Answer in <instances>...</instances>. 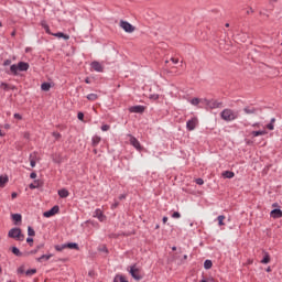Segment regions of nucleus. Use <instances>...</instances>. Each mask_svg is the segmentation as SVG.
<instances>
[{
	"label": "nucleus",
	"mask_w": 282,
	"mask_h": 282,
	"mask_svg": "<svg viewBox=\"0 0 282 282\" xmlns=\"http://www.w3.org/2000/svg\"><path fill=\"white\" fill-rule=\"evenodd\" d=\"M28 69H30V64H28L25 62H20V63H18V65L13 64L10 66V72L14 76H17L18 72H28Z\"/></svg>",
	"instance_id": "obj_1"
},
{
	"label": "nucleus",
	"mask_w": 282,
	"mask_h": 282,
	"mask_svg": "<svg viewBox=\"0 0 282 282\" xmlns=\"http://www.w3.org/2000/svg\"><path fill=\"white\" fill-rule=\"evenodd\" d=\"M8 237L10 239H15V241H23L25 239V235H23V231H21V228H12L8 232Z\"/></svg>",
	"instance_id": "obj_2"
},
{
	"label": "nucleus",
	"mask_w": 282,
	"mask_h": 282,
	"mask_svg": "<svg viewBox=\"0 0 282 282\" xmlns=\"http://www.w3.org/2000/svg\"><path fill=\"white\" fill-rule=\"evenodd\" d=\"M220 116L226 122H232V120H237L238 118L237 112L232 111L231 109L223 110Z\"/></svg>",
	"instance_id": "obj_3"
},
{
	"label": "nucleus",
	"mask_w": 282,
	"mask_h": 282,
	"mask_svg": "<svg viewBox=\"0 0 282 282\" xmlns=\"http://www.w3.org/2000/svg\"><path fill=\"white\" fill-rule=\"evenodd\" d=\"M119 25L122 30H124V32H127L128 34H131L133 32H135V26H133L131 23L124 21V20H121L119 22Z\"/></svg>",
	"instance_id": "obj_4"
},
{
	"label": "nucleus",
	"mask_w": 282,
	"mask_h": 282,
	"mask_svg": "<svg viewBox=\"0 0 282 282\" xmlns=\"http://www.w3.org/2000/svg\"><path fill=\"white\" fill-rule=\"evenodd\" d=\"M203 105H206L209 109H219L221 107V102L208 99H203Z\"/></svg>",
	"instance_id": "obj_5"
},
{
	"label": "nucleus",
	"mask_w": 282,
	"mask_h": 282,
	"mask_svg": "<svg viewBox=\"0 0 282 282\" xmlns=\"http://www.w3.org/2000/svg\"><path fill=\"white\" fill-rule=\"evenodd\" d=\"M129 273L131 274L132 279H134L135 281H142V275L140 274V269H138L135 267V264L130 267Z\"/></svg>",
	"instance_id": "obj_6"
},
{
	"label": "nucleus",
	"mask_w": 282,
	"mask_h": 282,
	"mask_svg": "<svg viewBox=\"0 0 282 282\" xmlns=\"http://www.w3.org/2000/svg\"><path fill=\"white\" fill-rule=\"evenodd\" d=\"M197 124H199V120L197 119V117H194L187 121L186 129L188 131H195V129L197 128Z\"/></svg>",
	"instance_id": "obj_7"
},
{
	"label": "nucleus",
	"mask_w": 282,
	"mask_h": 282,
	"mask_svg": "<svg viewBox=\"0 0 282 282\" xmlns=\"http://www.w3.org/2000/svg\"><path fill=\"white\" fill-rule=\"evenodd\" d=\"M58 210H61V208L58 207V205H55L53 208H51L50 210L45 212L43 214L44 217H54V215H57Z\"/></svg>",
	"instance_id": "obj_8"
},
{
	"label": "nucleus",
	"mask_w": 282,
	"mask_h": 282,
	"mask_svg": "<svg viewBox=\"0 0 282 282\" xmlns=\"http://www.w3.org/2000/svg\"><path fill=\"white\" fill-rule=\"evenodd\" d=\"M90 67H91L95 72H99V73L105 72V67H102V64L99 63L98 61L91 62Z\"/></svg>",
	"instance_id": "obj_9"
},
{
	"label": "nucleus",
	"mask_w": 282,
	"mask_h": 282,
	"mask_svg": "<svg viewBox=\"0 0 282 282\" xmlns=\"http://www.w3.org/2000/svg\"><path fill=\"white\" fill-rule=\"evenodd\" d=\"M130 138V144H132V147H134V149H137V151H142V145H140V141H138V139H135V137L129 134Z\"/></svg>",
	"instance_id": "obj_10"
},
{
	"label": "nucleus",
	"mask_w": 282,
	"mask_h": 282,
	"mask_svg": "<svg viewBox=\"0 0 282 282\" xmlns=\"http://www.w3.org/2000/svg\"><path fill=\"white\" fill-rule=\"evenodd\" d=\"M130 113H144V106H132L129 108Z\"/></svg>",
	"instance_id": "obj_11"
},
{
	"label": "nucleus",
	"mask_w": 282,
	"mask_h": 282,
	"mask_svg": "<svg viewBox=\"0 0 282 282\" xmlns=\"http://www.w3.org/2000/svg\"><path fill=\"white\" fill-rule=\"evenodd\" d=\"M94 217L99 219V221H105V219H107V217L105 216V214H102V210L100 209L95 210Z\"/></svg>",
	"instance_id": "obj_12"
},
{
	"label": "nucleus",
	"mask_w": 282,
	"mask_h": 282,
	"mask_svg": "<svg viewBox=\"0 0 282 282\" xmlns=\"http://www.w3.org/2000/svg\"><path fill=\"white\" fill-rule=\"evenodd\" d=\"M243 112L247 113L248 116H252L257 113V108L247 106L243 108Z\"/></svg>",
	"instance_id": "obj_13"
},
{
	"label": "nucleus",
	"mask_w": 282,
	"mask_h": 282,
	"mask_svg": "<svg viewBox=\"0 0 282 282\" xmlns=\"http://www.w3.org/2000/svg\"><path fill=\"white\" fill-rule=\"evenodd\" d=\"M271 217H273V219H281L282 210L281 209L271 210Z\"/></svg>",
	"instance_id": "obj_14"
},
{
	"label": "nucleus",
	"mask_w": 282,
	"mask_h": 282,
	"mask_svg": "<svg viewBox=\"0 0 282 282\" xmlns=\"http://www.w3.org/2000/svg\"><path fill=\"white\" fill-rule=\"evenodd\" d=\"M11 217L15 226H19V224H21V219H22L21 214H12Z\"/></svg>",
	"instance_id": "obj_15"
},
{
	"label": "nucleus",
	"mask_w": 282,
	"mask_h": 282,
	"mask_svg": "<svg viewBox=\"0 0 282 282\" xmlns=\"http://www.w3.org/2000/svg\"><path fill=\"white\" fill-rule=\"evenodd\" d=\"M223 177L225 178V180H232V177H235V172H230V171H225V172H223Z\"/></svg>",
	"instance_id": "obj_16"
},
{
	"label": "nucleus",
	"mask_w": 282,
	"mask_h": 282,
	"mask_svg": "<svg viewBox=\"0 0 282 282\" xmlns=\"http://www.w3.org/2000/svg\"><path fill=\"white\" fill-rule=\"evenodd\" d=\"M43 186V183H41V181H34V183H31L29 185V188H31L32 191H34V188H41Z\"/></svg>",
	"instance_id": "obj_17"
},
{
	"label": "nucleus",
	"mask_w": 282,
	"mask_h": 282,
	"mask_svg": "<svg viewBox=\"0 0 282 282\" xmlns=\"http://www.w3.org/2000/svg\"><path fill=\"white\" fill-rule=\"evenodd\" d=\"M251 135H252L253 138H257V137H259V135H268V131H265V130L252 131V132H251Z\"/></svg>",
	"instance_id": "obj_18"
},
{
	"label": "nucleus",
	"mask_w": 282,
	"mask_h": 282,
	"mask_svg": "<svg viewBox=\"0 0 282 282\" xmlns=\"http://www.w3.org/2000/svg\"><path fill=\"white\" fill-rule=\"evenodd\" d=\"M53 36H56L57 39H64V41H69V35L63 33V32H58L53 34Z\"/></svg>",
	"instance_id": "obj_19"
},
{
	"label": "nucleus",
	"mask_w": 282,
	"mask_h": 282,
	"mask_svg": "<svg viewBox=\"0 0 282 282\" xmlns=\"http://www.w3.org/2000/svg\"><path fill=\"white\" fill-rule=\"evenodd\" d=\"M8 182H9L8 175H6V176L1 175L0 176V188H3V186H6V184H8Z\"/></svg>",
	"instance_id": "obj_20"
},
{
	"label": "nucleus",
	"mask_w": 282,
	"mask_h": 282,
	"mask_svg": "<svg viewBox=\"0 0 282 282\" xmlns=\"http://www.w3.org/2000/svg\"><path fill=\"white\" fill-rule=\"evenodd\" d=\"M58 195L62 198L69 197V192L65 188L58 191Z\"/></svg>",
	"instance_id": "obj_21"
},
{
	"label": "nucleus",
	"mask_w": 282,
	"mask_h": 282,
	"mask_svg": "<svg viewBox=\"0 0 282 282\" xmlns=\"http://www.w3.org/2000/svg\"><path fill=\"white\" fill-rule=\"evenodd\" d=\"M41 89H42V91H50V89H52V84H50V83H43V84L41 85Z\"/></svg>",
	"instance_id": "obj_22"
},
{
	"label": "nucleus",
	"mask_w": 282,
	"mask_h": 282,
	"mask_svg": "<svg viewBox=\"0 0 282 282\" xmlns=\"http://www.w3.org/2000/svg\"><path fill=\"white\" fill-rule=\"evenodd\" d=\"M1 89H4V91H9V89H17L14 86H10L9 84L1 83L0 85Z\"/></svg>",
	"instance_id": "obj_23"
},
{
	"label": "nucleus",
	"mask_w": 282,
	"mask_h": 282,
	"mask_svg": "<svg viewBox=\"0 0 282 282\" xmlns=\"http://www.w3.org/2000/svg\"><path fill=\"white\" fill-rule=\"evenodd\" d=\"M11 252H12L13 254H15V257H23V253H22L21 250H19V248H17V247H12V248H11Z\"/></svg>",
	"instance_id": "obj_24"
},
{
	"label": "nucleus",
	"mask_w": 282,
	"mask_h": 282,
	"mask_svg": "<svg viewBox=\"0 0 282 282\" xmlns=\"http://www.w3.org/2000/svg\"><path fill=\"white\" fill-rule=\"evenodd\" d=\"M65 245H66V248H69V250H78V243L76 242H68Z\"/></svg>",
	"instance_id": "obj_25"
},
{
	"label": "nucleus",
	"mask_w": 282,
	"mask_h": 282,
	"mask_svg": "<svg viewBox=\"0 0 282 282\" xmlns=\"http://www.w3.org/2000/svg\"><path fill=\"white\" fill-rule=\"evenodd\" d=\"M113 282H129V281H127L124 275H116L113 279Z\"/></svg>",
	"instance_id": "obj_26"
},
{
	"label": "nucleus",
	"mask_w": 282,
	"mask_h": 282,
	"mask_svg": "<svg viewBox=\"0 0 282 282\" xmlns=\"http://www.w3.org/2000/svg\"><path fill=\"white\" fill-rule=\"evenodd\" d=\"M199 102H204V99L193 98L191 100V105H193L194 107H197L199 105Z\"/></svg>",
	"instance_id": "obj_27"
},
{
	"label": "nucleus",
	"mask_w": 282,
	"mask_h": 282,
	"mask_svg": "<svg viewBox=\"0 0 282 282\" xmlns=\"http://www.w3.org/2000/svg\"><path fill=\"white\" fill-rule=\"evenodd\" d=\"M43 259H45V261H50V259H52V254H43L40 258H37L39 263H41V261H43Z\"/></svg>",
	"instance_id": "obj_28"
},
{
	"label": "nucleus",
	"mask_w": 282,
	"mask_h": 282,
	"mask_svg": "<svg viewBox=\"0 0 282 282\" xmlns=\"http://www.w3.org/2000/svg\"><path fill=\"white\" fill-rule=\"evenodd\" d=\"M41 25H42V28H44L46 34H52V32L50 31V25H47V22L42 21Z\"/></svg>",
	"instance_id": "obj_29"
},
{
	"label": "nucleus",
	"mask_w": 282,
	"mask_h": 282,
	"mask_svg": "<svg viewBox=\"0 0 282 282\" xmlns=\"http://www.w3.org/2000/svg\"><path fill=\"white\" fill-rule=\"evenodd\" d=\"M100 137H98V135H95V137H93V143H91V145L93 147H97V144H100Z\"/></svg>",
	"instance_id": "obj_30"
},
{
	"label": "nucleus",
	"mask_w": 282,
	"mask_h": 282,
	"mask_svg": "<svg viewBox=\"0 0 282 282\" xmlns=\"http://www.w3.org/2000/svg\"><path fill=\"white\" fill-rule=\"evenodd\" d=\"M204 268H205V270H210V268H213V261L206 260L204 262Z\"/></svg>",
	"instance_id": "obj_31"
},
{
	"label": "nucleus",
	"mask_w": 282,
	"mask_h": 282,
	"mask_svg": "<svg viewBox=\"0 0 282 282\" xmlns=\"http://www.w3.org/2000/svg\"><path fill=\"white\" fill-rule=\"evenodd\" d=\"M87 100H90V101L98 100V95L89 94V95H87Z\"/></svg>",
	"instance_id": "obj_32"
},
{
	"label": "nucleus",
	"mask_w": 282,
	"mask_h": 282,
	"mask_svg": "<svg viewBox=\"0 0 282 282\" xmlns=\"http://www.w3.org/2000/svg\"><path fill=\"white\" fill-rule=\"evenodd\" d=\"M261 263H270V253L265 252Z\"/></svg>",
	"instance_id": "obj_33"
},
{
	"label": "nucleus",
	"mask_w": 282,
	"mask_h": 282,
	"mask_svg": "<svg viewBox=\"0 0 282 282\" xmlns=\"http://www.w3.org/2000/svg\"><path fill=\"white\" fill-rule=\"evenodd\" d=\"M65 248H67L66 245H57V246H55V250H57V252H63V250H65Z\"/></svg>",
	"instance_id": "obj_34"
},
{
	"label": "nucleus",
	"mask_w": 282,
	"mask_h": 282,
	"mask_svg": "<svg viewBox=\"0 0 282 282\" xmlns=\"http://www.w3.org/2000/svg\"><path fill=\"white\" fill-rule=\"evenodd\" d=\"M28 235L29 237H34L36 235V231L32 227H28Z\"/></svg>",
	"instance_id": "obj_35"
},
{
	"label": "nucleus",
	"mask_w": 282,
	"mask_h": 282,
	"mask_svg": "<svg viewBox=\"0 0 282 282\" xmlns=\"http://www.w3.org/2000/svg\"><path fill=\"white\" fill-rule=\"evenodd\" d=\"M224 219H226V216H224V215L218 216V226H224L225 225Z\"/></svg>",
	"instance_id": "obj_36"
},
{
	"label": "nucleus",
	"mask_w": 282,
	"mask_h": 282,
	"mask_svg": "<svg viewBox=\"0 0 282 282\" xmlns=\"http://www.w3.org/2000/svg\"><path fill=\"white\" fill-rule=\"evenodd\" d=\"M32 274H36V269H30V270L25 271L26 276H32Z\"/></svg>",
	"instance_id": "obj_37"
},
{
	"label": "nucleus",
	"mask_w": 282,
	"mask_h": 282,
	"mask_svg": "<svg viewBox=\"0 0 282 282\" xmlns=\"http://www.w3.org/2000/svg\"><path fill=\"white\" fill-rule=\"evenodd\" d=\"M30 164H31L32 169H34V166H36V161L34 160V156L32 154L30 155Z\"/></svg>",
	"instance_id": "obj_38"
},
{
	"label": "nucleus",
	"mask_w": 282,
	"mask_h": 282,
	"mask_svg": "<svg viewBox=\"0 0 282 282\" xmlns=\"http://www.w3.org/2000/svg\"><path fill=\"white\" fill-rule=\"evenodd\" d=\"M18 274H25V265L22 264L19 269H18Z\"/></svg>",
	"instance_id": "obj_39"
},
{
	"label": "nucleus",
	"mask_w": 282,
	"mask_h": 282,
	"mask_svg": "<svg viewBox=\"0 0 282 282\" xmlns=\"http://www.w3.org/2000/svg\"><path fill=\"white\" fill-rule=\"evenodd\" d=\"M41 248H43V245H39V246L36 247V249H34V250H32V251L30 252V254H36V252H39V250H41Z\"/></svg>",
	"instance_id": "obj_40"
},
{
	"label": "nucleus",
	"mask_w": 282,
	"mask_h": 282,
	"mask_svg": "<svg viewBox=\"0 0 282 282\" xmlns=\"http://www.w3.org/2000/svg\"><path fill=\"white\" fill-rule=\"evenodd\" d=\"M172 217H173V219H180V217H182V215L178 212H174L172 214Z\"/></svg>",
	"instance_id": "obj_41"
},
{
	"label": "nucleus",
	"mask_w": 282,
	"mask_h": 282,
	"mask_svg": "<svg viewBox=\"0 0 282 282\" xmlns=\"http://www.w3.org/2000/svg\"><path fill=\"white\" fill-rule=\"evenodd\" d=\"M158 98H160V95L158 94L150 95V100H158Z\"/></svg>",
	"instance_id": "obj_42"
},
{
	"label": "nucleus",
	"mask_w": 282,
	"mask_h": 282,
	"mask_svg": "<svg viewBox=\"0 0 282 282\" xmlns=\"http://www.w3.org/2000/svg\"><path fill=\"white\" fill-rule=\"evenodd\" d=\"M109 129H111V127L109 124H104L101 127V131H109Z\"/></svg>",
	"instance_id": "obj_43"
},
{
	"label": "nucleus",
	"mask_w": 282,
	"mask_h": 282,
	"mask_svg": "<svg viewBox=\"0 0 282 282\" xmlns=\"http://www.w3.org/2000/svg\"><path fill=\"white\" fill-rule=\"evenodd\" d=\"M99 252H109V250H107V247L106 246H101L100 248H99Z\"/></svg>",
	"instance_id": "obj_44"
},
{
	"label": "nucleus",
	"mask_w": 282,
	"mask_h": 282,
	"mask_svg": "<svg viewBox=\"0 0 282 282\" xmlns=\"http://www.w3.org/2000/svg\"><path fill=\"white\" fill-rule=\"evenodd\" d=\"M77 118H78V120L83 121L85 119V113L78 112Z\"/></svg>",
	"instance_id": "obj_45"
},
{
	"label": "nucleus",
	"mask_w": 282,
	"mask_h": 282,
	"mask_svg": "<svg viewBox=\"0 0 282 282\" xmlns=\"http://www.w3.org/2000/svg\"><path fill=\"white\" fill-rule=\"evenodd\" d=\"M196 184H198V186L204 185V180L203 178H196Z\"/></svg>",
	"instance_id": "obj_46"
},
{
	"label": "nucleus",
	"mask_w": 282,
	"mask_h": 282,
	"mask_svg": "<svg viewBox=\"0 0 282 282\" xmlns=\"http://www.w3.org/2000/svg\"><path fill=\"white\" fill-rule=\"evenodd\" d=\"M267 129H269V131H274V124L273 123L267 124Z\"/></svg>",
	"instance_id": "obj_47"
},
{
	"label": "nucleus",
	"mask_w": 282,
	"mask_h": 282,
	"mask_svg": "<svg viewBox=\"0 0 282 282\" xmlns=\"http://www.w3.org/2000/svg\"><path fill=\"white\" fill-rule=\"evenodd\" d=\"M17 120H23V117L20 113L13 115Z\"/></svg>",
	"instance_id": "obj_48"
},
{
	"label": "nucleus",
	"mask_w": 282,
	"mask_h": 282,
	"mask_svg": "<svg viewBox=\"0 0 282 282\" xmlns=\"http://www.w3.org/2000/svg\"><path fill=\"white\" fill-rule=\"evenodd\" d=\"M53 135L55 137V140H58L61 138V133L58 132H53Z\"/></svg>",
	"instance_id": "obj_49"
},
{
	"label": "nucleus",
	"mask_w": 282,
	"mask_h": 282,
	"mask_svg": "<svg viewBox=\"0 0 282 282\" xmlns=\"http://www.w3.org/2000/svg\"><path fill=\"white\" fill-rule=\"evenodd\" d=\"M23 138H25V140H30V132H24Z\"/></svg>",
	"instance_id": "obj_50"
},
{
	"label": "nucleus",
	"mask_w": 282,
	"mask_h": 282,
	"mask_svg": "<svg viewBox=\"0 0 282 282\" xmlns=\"http://www.w3.org/2000/svg\"><path fill=\"white\" fill-rule=\"evenodd\" d=\"M30 177H31V180H36V172H32V173L30 174Z\"/></svg>",
	"instance_id": "obj_51"
},
{
	"label": "nucleus",
	"mask_w": 282,
	"mask_h": 282,
	"mask_svg": "<svg viewBox=\"0 0 282 282\" xmlns=\"http://www.w3.org/2000/svg\"><path fill=\"white\" fill-rule=\"evenodd\" d=\"M11 63H12V61L6 59L4 63H3V65L7 67L8 65H11Z\"/></svg>",
	"instance_id": "obj_52"
},
{
	"label": "nucleus",
	"mask_w": 282,
	"mask_h": 282,
	"mask_svg": "<svg viewBox=\"0 0 282 282\" xmlns=\"http://www.w3.org/2000/svg\"><path fill=\"white\" fill-rule=\"evenodd\" d=\"M172 63H174L175 65H177V63H180V59L175 58V57H172L171 58Z\"/></svg>",
	"instance_id": "obj_53"
},
{
	"label": "nucleus",
	"mask_w": 282,
	"mask_h": 282,
	"mask_svg": "<svg viewBox=\"0 0 282 282\" xmlns=\"http://www.w3.org/2000/svg\"><path fill=\"white\" fill-rule=\"evenodd\" d=\"M26 243H34V239L33 238H26Z\"/></svg>",
	"instance_id": "obj_54"
},
{
	"label": "nucleus",
	"mask_w": 282,
	"mask_h": 282,
	"mask_svg": "<svg viewBox=\"0 0 282 282\" xmlns=\"http://www.w3.org/2000/svg\"><path fill=\"white\" fill-rule=\"evenodd\" d=\"M119 199H127V194H121V195L119 196Z\"/></svg>",
	"instance_id": "obj_55"
},
{
	"label": "nucleus",
	"mask_w": 282,
	"mask_h": 282,
	"mask_svg": "<svg viewBox=\"0 0 282 282\" xmlns=\"http://www.w3.org/2000/svg\"><path fill=\"white\" fill-rule=\"evenodd\" d=\"M118 206H119V203H118V202H116L115 204H112V208H118Z\"/></svg>",
	"instance_id": "obj_56"
},
{
	"label": "nucleus",
	"mask_w": 282,
	"mask_h": 282,
	"mask_svg": "<svg viewBox=\"0 0 282 282\" xmlns=\"http://www.w3.org/2000/svg\"><path fill=\"white\" fill-rule=\"evenodd\" d=\"M166 221H169V217L164 216L163 217V224H166Z\"/></svg>",
	"instance_id": "obj_57"
},
{
	"label": "nucleus",
	"mask_w": 282,
	"mask_h": 282,
	"mask_svg": "<svg viewBox=\"0 0 282 282\" xmlns=\"http://www.w3.org/2000/svg\"><path fill=\"white\" fill-rule=\"evenodd\" d=\"M11 197H12V199H15V197H17V193H15V192H13V193L11 194Z\"/></svg>",
	"instance_id": "obj_58"
},
{
	"label": "nucleus",
	"mask_w": 282,
	"mask_h": 282,
	"mask_svg": "<svg viewBox=\"0 0 282 282\" xmlns=\"http://www.w3.org/2000/svg\"><path fill=\"white\" fill-rule=\"evenodd\" d=\"M214 280L213 279H209V280H202L200 282H213Z\"/></svg>",
	"instance_id": "obj_59"
},
{
	"label": "nucleus",
	"mask_w": 282,
	"mask_h": 282,
	"mask_svg": "<svg viewBox=\"0 0 282 282\" xmlns=\"http://www.w3.org/2000/svg\"><path fill=\"white\" fill-rule=\"evenodd\" d=\"M85 83H86L87 85H89V83H91V82L89 80V77H87V78L85 79Z\"/></svg>",
	"instance_id": "obj_60"
},
{
	"label": "nucleus",
	"mask_w": 282,
	"mask_h": 282,
	"mask_svg": "<svg viewBox=\"0 0 282 282\" xmlns=\"http://www.w3.org/2000/svg\"><path fill=\"white\" fill-rule=\"evenodd\" d=\"M3 135H6V133H3V131L0 130V137L3 138Z\"/></svg>",
	"instance_id": "obj_61"
},
{
	"label": "nucleus",
	"mask_w": 282,
	"mask_h": 282,
	"mask_svg": "<svg viewBox=\"0 0 282 282\" xmlns=\"http://www.w3.org/2000/svg\"><path fill=\"white\" fill-rule=\"evenodd\" d=\"M267 272H272V269L270 267H268Z\"/></svg>",
	"instance_id": "obj_62"
},
{
	"label": "nucleus",
	"mask_w": 282,
	"mask_h": 282,
	"mask_svg": "<svg viewBox=\"0 0 282 282\" xmlns=\"http://www.w3.org/2000/svg\"><path fill=\"white\" fill-rule=\"evenodd\" d=\"M273 122H276V119H271V124H273Z\"/></svg>",
	"instance_id": "obj_63"
},
{
	"label": "nucleus",
	"mask_w": 282,
	"mask_h": 282,
	"mask_svg": "<svg viewBox=\"0 0 282 282\" xmlns=\"http://www.w3.org/2000/svg\"><path fill=\"white\" fill-rule=\"evenodd\" d=\"M252 127H259V123H253Z\"/></svg>",
	"instance_id": "obj_64"
}]
</instances>
